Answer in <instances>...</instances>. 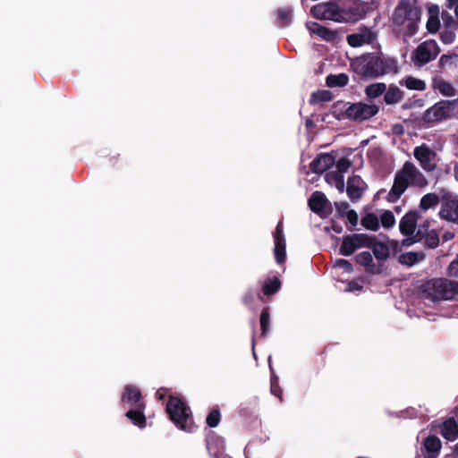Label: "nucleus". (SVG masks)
<instances>
[{"instance_id": "26", "label": "nucleus", "mask_w": 458, "mask_h": 458, "mask_svg": "<svg viewBox=\"0 0 458 458\" xmlns=\"http://www.w3.org/2000/svg\"><path fill=\"white\" fill-rule=\"evenodd\" d=\"M403 98V92L395 85L391 84L385 91L384 100L387 105H395Z\"/></svg>"}, {"instance_id": "27", "label": "nucleus", "mask_w": 458, "mask_h": 458, "mask_svg": "<svg viewBox=\"0 0 458 458\" xmlns=\"http://www.w3.org/2000/svg\"><path fill=\"white\" fill-rule=\"evenodd\" d=\"M325 179L328 184L335 186L340 192L344 191V177L342 173L337 171L329 172L326 174Z\"/></svg>"}, {"instance_id": "33", "label": "nucleus", "mask_w": 458, "mask_h": 458, "mask_svg": "<svg viewBox=\"0 0 458 458\" xmlns=\"http://www.w3.org/2000/svg\"><path fill=\"white\" fill-rule=\"evenodd\" d=\"M349 78L344 73H339L336 75H329L327 78V84L328 87H344L347 85Z\"/></svg>"}, {"instance_id": "55", "label": "nucleus", "mask_w": 458, "mask_h": 458, "mask_svg": "<svg viewBox=\"0 0 458 458\" xmlns=\"http://www.w3.org/2000/svg\"><path fill=\"white\" fill-rule=\"evenodd\" d=\"M333 229L337 233H340L342 232V226L341 225H333Z\"/></svg>"}, {"instance_id": "8", "label": "nucleus", "mask_w": 458, "mask_h": 458, "mask_svg": "<svg viewBox=\"0 0 458 458\" xmlns=\"http://www.w3.org/2000/svg\"><path fill=\"white\" fill-rule=\"evenodd\" d=\"M455 100H440L428 108L423 114V121L427 123H439L450 119L454 114Z\"/></svg>"}, {"instance_id": "37", "label": "nucleus", "mask_w": 458, "mask_h": 458, "mask_svg": "<svg viewBox=\"0 0 458 458\" xmlns=\"http://www.w3.org/2000/svg\"><path fill=\"white\" fill-rule=\"evenodd\" d=\"M404 31H403V38L406 39L407 38H411L413 35L416 34L418 30V23L416 21V16L412 19H409L407 21H405L404 24H403Z\"/></svg>"}, {"instance_id": "5", "label": "nucleus", "mask_w": 458, "mask_h": 458, "mask_svg": "<svg viewBox=\"0 0 458 458\" xmlns=\"http://www.w3.org/2000/svg\"><path fill=\"white\" fill-rule=\"evenodd\" d=\"M166 411L177 428L185 431H192L194 426L190 408L178 397L171 396Z\"/></svg>"}, {"instance_id": "59", "label": "nucleus", "mask_w": 458, "mask_h": 458, "mask_svg": "<svg viewBox=\"0 0 458 458\" xmlns=\"http://www.w3.org/2000/svg\"><path fill=\"white\" fill-rule=\"evenodd\" d=\"M445 57V55H442L440 60L443 61Z\"/></svg>"}, {"instance_id": "22", "label": "nucleus", "mask_w": 458, "mask_h": 458, "mask_svg": "<svg viewBox=\"0 0 458 458\" xmlns=\"http://www.w3.org/2000/svg\"><path fill=\"white\" fill-rule=\"evenodd\" d=\"M373 39L372 34L369 30L351 34L347 37V42L353 47H359L364 44H369Z\"/></svg>"}, {"instance_id": "34", "label": "nucleus", "mask_w": 458, "mask_h": 458, "mask_svg": "<svg viewBox=\"0 0 458 458\" xmlns=\"http://www.w3.org/2000/svg\"><path fill=\"white\" fill-rule=\"evenodd\" d=\"M356 262L363 267H366L367 270L372 271L374 265L372 264V256L369 251H362L356 255Z\"/></svg>"}, {"instance_id": "12", "label": "nucleus", "mask_w": 458, "mask_h": 458, "mask_svg": "<svg viewBox=\"0 0 458 458\" xmlns=\"http://www.w3.org/2000/svg\"><path fill=\"white\" fill-rule=\"evenodd\" d=\"M372 245V237L366 233H353L344 237L340 247V254L350 256L358 249L369 248Z\"/></svg>"}, {"instance_id": "25", "label": "nucleus", "mask_w": 458, "mask_h": 458, "mask_svg": "<svg viewBox=\"0 0 458 458\" xmlns=\"http://www.w3.org/2000/svg\"><path fill=\"white\" fill-rule=\"evenodd\" d=\"M425 257L426 255L423 251H408L401 254L399 260L402 264L412 267L422 262Z\"/></svg>"}, {"instance_id": "20", "label": "nucleus", "mask_w": 458, "mask_h": 458, "mask_svg": "<svg viewBox=\"0 0 458 458\" xmlns=\"http://www.w3.org/2000/svg\"><path fill=\"white\" fill-rule=\"evenodd\" d=\"M428 18L427 21V30L429 33L435 34L438 31L440 28V21H439V6L437 4H430L428 7Z\"/></svg>"}, {"instance_id": "51", "label": "nucleus", "mask_w": 458, "mask_h": 458, "mask_svg": "<svg viewBox=\"0 0 458 458\" xmlns=\"http://www.w3.org/2000/svg\"><path fill=\"white\" fill-rule=\"evenodd\" d=\"M458 5V0H446L445 6L448 9H453V6Z\"/></svg>"}, {"instance_id": "23", "label": "nucleus", "mask_w": 458, "mask_h": 458, "mask_svg": "<svg viewBox=\"0 0 458 458\" xmlns=\"http://www.w3.org/2000/svg\"><path fill=\"white\" fill-rule=\"evenodd\" d=\"M327 204V199L326 195L320 191H315L312 193L310 200L309 206L310 209L315 213H321L326 208Z\"/></svg>"}, {"instance_id": "2", "label": "nucleus", "mask_w": 458, "mask_h": 458, "mask_svg": "<svg viewBox=\"0 0 458 458\" xmlns=\"http://www.w3.org/2000/svg\"><path fill=\"white\" fill-rule=\"evenodd\" d=\"M352 67L357 75L363 78H376L396 70L394 60L375 55L357 57L352 62Z\"/></svg>"}, {"instance_id": "9", "label": "nucleus", "mask_w": 458, "mask_h": 458, "mask_svg": "<svg viewBox=\"0 0 458 458\" xmlns=\"http://www.w3.org/2000/svg\"><path fill=\"white\" fill-rule=\"evenodd\" d=\"M418 217V213L413 211L408 212L401 219L399 224L400 232L407 236V238L403 241V245L410 246L422 239V231L420 229L417 230Z\"/></svg>"}, {"instance_id": "39", "label": "nucleus", "mask_w": 458, "mask_h": 458, "mask_svg": "<svg viewBox=\"0 0 458 458\" xmlns=\"http://www.w3.org/2000/svg\"><path fill=\"white\" fill-rule=\"evenodd\" d=\"M457 30H451L447 28H443V30L440 33V39L444 44H452L455 39V32Z\"/></svg>"}, {"instance_id": "16", "label": "nucleus", "mask_w": 458, "mask_h": 458, "mask_svg": "<svg viewBox=\"0 0 458 458\" xmlns=\"http://www.w3.org/2000/svg\"><path fill=\"white\" fill-rule=\"evenodd\" d=\"M274 252L277 263H283L285 259V239L283 231V224L279 222L274 233Z\"/></svg>"}, {"instance_id": "30", "label": "nucleus", "mask_w": 458, "mask_h": 458, "mask_svg": "<svg viewBox=\"0 0 458 458\" xmlns=\"http://www.w3.org/2000/svg\"><path fill=\"white\" fill-rule=\"evenodd\" d=\"M369 248L372 249L374 256L378 260H386L389 256V247L383 242H375L374 238H372V245Z\"/></svg>"}, {"instance_id": "44", "label": "nucleus", "mask_w": 458, "mask_h": 458, "mask_svg": "<svg viewBox=\"0 0 458 458\" xmlns=\"http://www.w3.org/2000/svg\"><path fill=\"white\" fill-rule=\"evenodd\" d=\"M446 275L450 277L458 278V255L448 265L446 269Z\"/></svg>"}, {"instance_id": "32", "label": "nucleus", "mask_w": 458, "mask_h": 458, "mask_svg": "<svg viewBox=\"0 0 458 458\" xmlns=\"http://www.w3.org/2000/svg\"><path fill=\"white\" fill-rule=\"evenodd\" d=\"M361 225L368 230L377 231L379 228V216L375 213H368L361 218Z\"/></svg>"}, {"instance_id": "46", "label": "nucleus", "mask_w": 458, "mask_h": 458, "mask_svg": "<svg viewBox=\"0 0 458 458\" xmlns=\"http://www.w3.org/2000/svg\"><path fill=\"white\" fill-rule=\"evenodd\" d=\"M292 10L290 8H281L277 12L278 19L284 24L288 23L291 20Z\"/></svg>"}, {"instance_id": "53", "label": "nucleus", "mask_w": 458, "mask_h": 458, "mask_svg": "<svg viewBox=\"0 0 458 458\" xmlns=\"http://www.w3.org/2000/svg\"><path fill=\"white\" fill-rule=\"evenodd\" d=\"M454 237V234L452 232H445L443 234V240L445 242H448V241L452 240Z\"/></svg>"}, {"instance_id": "58", "label": "nucleus", "mask_w": 458, "mask_h": 458, "mask_svg": "<svg viewBox=\"0 0 458 458\" xmlns=\"http://www.w3.org/2000/svg\"><path fill=\"white\" fill-rule=\"evenodd\" d=\"M453 9L454 11L455 17L458 20V4L455 6H453Z\"/></svg>"}, {"instance_id": "18", "label": "nucleus", "mask_w": 458, "mask_h": 458, "mask_svg": "<svg viewBox=\"0 0 458 458\" xmlns=\"http://www.w3.org/2000/svg\"><path fill=\"white\" fill-rule=\"evenodd\" d=\"M335 163V157L330 154H320L311 163L310 170L316 174H322Z\"/></svg>"}, {"instance_id": "56", "label": "nucleus", "mask_w": 458, "mask_h": 458, "mask_svg": "<svg viewBox=\"0 0 458 458\" xmlns=\"http://www.w3.org/2000/svg\"><path fill=\"white\" fill-rule=\"evenodd\" d=\"M157 395L159 399H163L165 397V392L163 390H158Z\"/></svg>"}, {"instance_id": "19", "label": "nucleus", "mask_w": 458, "mask_h": 458, "mask_svg": "<svg viewBox=\"0 0 458 458\" xmlns=\"http://www.w3.org/2000/svg\"><path fill=\"white\" fill-rule=\"evenodd\" d=\"M442 436L448 441L458 438V414L447 419L442 425Z\"/></svg>"}, {"instance_id": "31", "label": "nucleus", "mask_w": 458, "mask_h": 458, "mask_svg": "<svg viewBox=\"0 0 458 458\" xmlns=\"http://www.w3.org/2000/svg\"><path fill=\"white\" fill-rule=\"evenodd\" d=\"M386 90V85L383 82H376L368 85L365 89V94L369 98H376L381 96Z\"/></svg>"}, {"instance_id": "21", "label": "nucleus", "mask_w": 458, "mask_h": 458, "mask_svg": "<svg viewBox=\"0 0 458 458\" xmlns=\"http://www.w3.org/2000/svg\"><path fill=\"white\" fill-rule=\"evenodd\" d=\"M307 28L310 34L316 35L327 41H332L336 37V33L335 31H332L317 22L307 23Z\"/></svg>"}, {"instance_id": "45", "label": "nucleus", "mask_w": 458, "mask_h": 458, "mask_svg": "<svg viewBox=\"0 0 458 458\" xmlns=\"http://www.w3.org/2000/svg\"><path fill=\"white\" fill-rule=\"evenodd\" d=\"M333 268H342L345 272L351 273L352 271V265L348 260L339 259L335 262Z\"/></svg>"}, {"instance_id": "47", "label": "nucleus", "mask_w": 458, "mask_h": 458, "mask_svg": "<svg viewBox=\"0 0 458 458\" xmlns=\"http://www.w3.org/2000/svg\"><path fill=\"white\" fill-rule=\"evenodd\" d=\"M352 164L351 162L346 158H340L336 162V170L339 173H342V174H344L348 170L350 169Z\"/></svg>"}, {"instance_id": "29", "label": "nucleus", "mask_w": 458, "mask_h": 458, "mask_svg": "<svg viewBox=\"0 0 458 458\" xmlns=\"http://www.w3.org/2000/svg\"><path fill=\"white\" fill-rule=\"evenodd\" d=\"M439 201L441 202V195L438 196L436 193H428L421 198L420 208L423 211H427L430 208H436Z\"/></svg>"}, {"instance_id": "49", "label": "nucleus", "mask_w": 458, "mask_h": 458, "mask_svg": "<svg viewBox=\"0 0 458 458\" xmlns=\"http://www.w3.org/2000/svg\"><path fill=\"white\" fill-rule=\"evenodd\" d=\"M346 218L352 226H356L358 225V214L353 209L348 210L346 212Z\"/></svg>"}, {"instance_id": "28", "label": "nucleus", "mask_w": 458, "mask_h": 458, "mask_svg": "<svg viewBox=\"0 0 458 458\" xmlns=\"http://www.w3.org/2000/svg\"><path fill=\"white\" fill-rule=\"evenodd\" d=\"M401 86L406 87L411 90L423 91L426 89V82L420 79L406 76L399 81Z\"/></svg>"}, {"instance_id": "14", "label": "nucleus", "mask_w": 458, "mask_h": 458, "mask_svg": "<svg viewBox=\"0 0 458 458\" xmlns=\"http://www.w3.org/2000/svg\"><path fill=\"white\" fill-rule=\"evenodd\" d=\"M415 16H417V12L412 5L408 2L403 1L395 8L393 21L395 25L401 26Z\"/></svg>"}, {"instance_id": "48", "label": "nucleus", "mask_w": 458, "mask_h": 458, "mask_svg": "<svg viewBox=\"0 0 458 458\" xmlns=\"http://www.w3.org/2000/svg\"><path fill=\"white\" fill-rule=\"evenodd\" d=\"M271 393L279 397V399H282V390L278 384V377L276 376L271 377V386H270Z\"/></svg>"}, {"instance_id": "38", "label": "nucleus", "mask_w": 458, "mask_h": 458, "mask_svg": "<svg viewBox=\"0 0 458 458\" xmlns=\"http://www.w3.org/2000/svg\"><path fill=\"white\" fill-rule=\"evenodd\" d=\"M332 94L328 90H322L315 92L311 95L310 103L317 104L322 102H327L331 99Z\"/></svg>"}, {"instance_id": "1", "label": "nucleus", "mask_w": 458, "mask_h": 458, "mask_svg": "<svg viewBox=\"0 0 458 458\" xmlns=\"http://www.w3.org/2000/svg\"><path fill=\"white\" fill-rule=\"evenodd\" d=\"M428 180L423 173L411 162L407 161L395 174L392 189L387 194V200L395 202L409 186L424 188Z\"/></svg>"}, {"instance_id": "36", "label": "nucleus", "mask_w": 458, "mask_h": 458, "mask_svg": "<svg viewBox=\"0 0 458 458\" xmlns=\"http://www.w3.org/2000/svg\"><path fill=\"white\" fill-rule=\"evenodd\" d=\"M379 222L385 228H389L394 225L395 218L392 211L382 210L379 214Z\"/></svg>"}, {"instance_id": "4", "label": "nucleus", "mask_w": 458, "mask_h": 458, "mask_svg": "<svg viewBox=\"0 0 458 458\" xmlns=\"http://www.w3.org/2000/svg\"><path fill=\"white\" fill-rule=\"evenodd\" d=\"M123 403L130 407L126 416L134 425L144 428L146 426V418L143 413L144 403L141 402L140 390L132 386H127L122 396Z\"/></svg>"}, {"instance_id": "60", "label": "nucleus", "mask_w": 458, "mask_h": 458, "mask_svg": "<svg viewBox=\"0 0 458 458\" xmlns=\"http://www.w3.org/2000/svg\"><path fill=\"white\" fill-rule=\"evenodd\" d=\"M255 341L252 339V348L254 349Z\"/></svg>"}, {"instance_id": "17", "label": "nucleus", "mask_w": 458, "mask_h": 458, "mask_svg": "<svg viewBox=\"0 0 458 458\" xmlns=\"http://www.w3.org/2000/svg\"><path fill=\"white\" fill-rule=\"evenodd\" d=\"M367 189L365 182L358 175L348 179L346 192L352 200L359 199Z\"/></svg>"}, {"instance_id": "15", "label": "nucleus", "mask_w": 458, "mask_h": 458, "mask_svg": "<svg viewBox=\"0 0 458 458\" xmlns=\"http://www.w3.org/2000/svg\"><path fill=\"white\" fill-rule=\"evenodd\" d=\"M432 89L445 98H453L458 94V90L451 81L438 75L432 78Z\"/></svg>"}, {"instance_id": "43", "label": "nucleus", "mask_w": 458, "mask_h": 458, "mask_svg": "<svg viewBox=\"0 0 458 458\" xmlns=\"http://www.w3.org/2000/svg\"><path fill=\"white\" fill-rule=\"evenodd\" d=\"M260 327L262 335H265L269 327V314L267 309H264L260 315Z\"/></svg>"}, {"instance_id": "35", "label": "nucleus", "mask_w": 458, "mask_h": 458, "mask_svg": "<svg viewBox=\"0 0 458 458\" xmlns=\"http://www.w3.org/2000/svg\"><path fill=\"white\" fill-rule=\"evenodd\" d=\"M280 281L277 277L269 278L263 284V293L266 295L275 293L280 288Z\"/></svg>"}, {"instance_id": "52", "label": "nucleus", "mask_w": 458, "mask_h": 458, "mask_svg": "<svg viewBox=\"0 0 458 458\" xmlns=\"http://www.w3.org/2000/svg\"><path fill=\"white\" fill-rule=\"evenodd\" d=\"M335 208H337L338 211L345 210L348 208V203H346V202L335 203Z\"/></svg>"}, {"instance_id": "3", "label": "nucleus", "mask_w": 458, "mask_h": 458, "mask_svg": "<svg viewBox=\"0 0 458 458\" xmlns=\"http://www.w3.org/2000/svg\"><path fill=\"white\" fill-rule=\"evenodd\" d=\"M423 293L433 301L458 298V281L436 278L423 285Z\"/></svg>"}, {"instance_id": "40", "label": "nucleus", "mask_w": 458, "mask_h": 458, "mask_svg": "<svg viewBox=\"0 0 458 458\" xmlns=\"http://www.w3.org/2000/svg\"><path fill=\"white\" fill-rule=\"evenodd\" d=\"M442 20L444 22V28L451 29V30H458V22L454 20V18L448 13H442Z\"/></svg>"}, {"instance_id": "50", "label": "nucleus", "mask_w": 458, "mask_h": 458, "mask_svg": "<svg viewBox=\"0 0 458 458\" xmlns=\"http://www.w3.org/2000/svg\"><path fill=\"white\" fill-rule=\"evenodd\" d=\"M362 288L363 286L360 282L352 281L348 283L346 292L360 291Z\"/></svg>"}, {"instance_id": "54", "label": "nucleus", "mask_w": 458, "mask_h": 458, "mask_svg": "<svg viewBox=\"0 0 458 458\" xmlns=\"http://www.w3.org/2000/svg\"><path fill=\"white\" fill-rule=\"evenodd\" d=\"M454 178L458 182V164H455L454 168Z\"/></svg>"}, {"instance_id": "11", "label": "nucleus", "mask_w": 458, "mask_h": 458, "mask_svg": "<svg viewBox=\"0 0 458 458\" xmlns=\"http://www.w3.org/2000/svg\"><path fill=\"white\" fill-rule=\"evenodd\" d=\"M440 52L437 41L433 39L420 43L412 53L411 59L415 64L421 66L434 60Z\"/></svg>"}, {"instance_id": "6", "label": "nucleus", "mask_w": 458, "mask_h": 458, "mask_svg": "<svg viewBox=\"0 0 458 458\" xmlns=\"http://www.w3.org/2000/svg\"><path fill=\"white\" fill-rule=\"evenodd\" d=\"M310 13L319 20H328L336 22L348 21L349 13L335 2H325L311 7Z\"/></svg>"}, {"instance_id": "41", "label": "nucleus", "mask_w": 458, "mask_h": 458, "mask_svg": "<svg viewBox=\"0 0 458 458\" xmlns=\"http://www.w3.org/2000/svg\"><path fill=\"white\" fill-rule=\"evenodd\" d=\"M206 421L209 427H216L220 422V411L217 409L212 410L207 416Z\"/></svg>"}, {"instance_id": "13", "label": "nucleus", "mask_w": 458, "mask_h": 458, "mask_svg": "<svg viewBox=\"0 0 458 458\" xmlns=\"http://www.w3.org/2000/svg\"><path fill=\"white\" fill-rule=\"evenodd\" d=\"M413 156L424 171L433 172L436 170L437 166V153L427 144L415 147Z\"/></svg>"}, {"instance_id": "42", "label": "nucleus", "mask_w": 458, "mask_h": 458, "mask_svg": "<svg viewBox=\"0 0 458 458\" xmlns=\"http://www.w3.org/2000/svg\"><path fill=\"white\" fill-rule=\"evenodd\" d=\"M425 242L431 249L437 248L439 243V237L437 232L434 230L428 232L426 235Z\"/></svg>"}, {"instance_id": "7", "label": "nucleus", "mask_w": 458, "mask_h": 458, "mask_svg": "<svg viewBox=\"0 0 458 458\" xmlns=\"http://www.w3.org/2000/svg\"><path fill=\"white\" fill-rule=\"evenodd\" d=\"M343 117L355 122H361L371 118L378 113V106L374 104L344 103L342 106Z\"/></svg>"}, {"instance_id": "24", "label": "nucleus", "mask_w": 458, "mask_h": 458, "mask_svg": "<svg viewBox=\"0 0 458 458\" xmlns=\"http://www.w3.org/2000/svg\"><path fill=\"white\" fill-rule=\"evenodd\" d=\"M423 446L428 458H435L441 449V441L435 436H429L424 440Z\"/></svg>"}, {"instance_id": "57", "label": "nucleus", "mask_w": 458, "mask_h": 458, "mask_svg": "<svg viewBox=\"0 0 458 458\" xmlns=\"http://www.w3.org/2000/svg\"><path fill=\"white\" fill-rule=\"evenodd\" d=\"M245 455H246L247 458H251L250 457V447H246Z\"/></svg>"}, {"instance_id": "10", "label": "nucleus", "mask_w": 458, "mask_h": 458, "mask_svg": "<svg viewBox=\"0 0 458 458\" xmlns=\"http://www.w3.org/2000/svg\"><path fill=\"white\" fill-rule=\"evenodd\" d=\"M440 218L458 223V195L445 190L441 191Z\"/></svg>"}]
</instances>
